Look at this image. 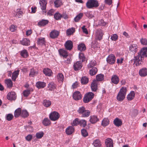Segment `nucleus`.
Masks as SVG:
<instances>
[{"label": "nucleus", "mask_w": 147, "mask_h": 147, "mask_svg": "<svg viewBox=\"0 0 147 147\" xmlns=\"http://www.w3.org/2000/svg\"><path fill=\"white\" fill-rule=\"evenodd\" d=\"M59 117V115L58 113L54 111L51 113L49 116L50 119L53 121L57 120Z\"/></svg>", "instance_id": "39448f33"}, {"label": "nucleus", "mask_w": 147, "mask_h": 147, "mask_svg": "<svg viewBox=\"0 0 147 147\" xmlns=\"http://www.w3.org/2000/svg\"><path fill=\"white\" fill-rule=\"evenodd\" d=\"M35 74H38V72H36L34 69H32L31 70L30 73L29 74V76H30L33 77L35 75Z\"/></svg>", "instance_id": "e2e57ef3"}, {"label": "nucleus", "mask_w": 147, "mask_h": 147, "mask_svg": "<svg viewBox=\"0 0 147 147\" xmlns=\"http://www.w3.org/2000/svg\"><path fill=\"white\" fill-rule=\"evenodd\" d=\"M97 71V69L96 68L94 67L92 68L90 71V73L91 75L93 76L95 75Z\"/></svg>", "instance_id": "37998d69"}, {"label": "nucleus", "mask_w": 147, "mask_h": 147, "mask_svg": "<svg viewBox=\"0 0 147 147\" xmlns=\"http://www.w3.org/2000/svg\"><path fill=\"white\" fill-rule=\"evenodd\" d=\"M135 96V93L134 91H131L127 95V98L128 100H131L133 99Z\"/></svg>", "instance_id": "412c9836"}, {"label": "nucleus", "mask_w": 147, "mask_h": 147, "mask_svg": "<svg viewBox=\"0 0 147 147\" xmlns=\"http://www.w3.org/2000/svg\"><path fill=\"white\" fill-rule=\"evenodd\" d=\"M79 58L80 59L82 60V62H83L85 60V57L84 54L82 53H79Z\"/></svg>", "instance_id": "69168bd1"}, {"label": "nucleus", "mask_w": 147, "mask_h": 147, "mask_svg": "<svg viewBox=\"0 0 147 147\" xmlns=\"http://www.w3.org/2000/svg\"><path fill=\"white\" fill-rule=\"evenodd\" d=\"M21 43L24 45L28 46L30 45L29 40L27 38H24L21 41Z\"/></svg>", "instance_id": "473e14b6"}, {"label": "nucleus", "mask_w": 147, "mask_h": 147, "mask_svg": "<svg viewBox=\"0 0 147 147\" xmlns=\"http://www.w3.org/2000/svg\"><path fill=\"white\" fill-rule=\"evenodd\" d=\"M86 16L89 18H92L93 17V16L92 14H90V12H88L86 13Z\"/></svg>", "instance_id": "774afa93"}, {"label": "nucleus", "mask_w": 147, "mask_h": 147, "mask_svg": "<svg viewBox=\"0 0 147 147\" xmlns=\"http://www.w3.org/2000/svg\"><path fill=\"white\" fill-rule=\"evenodd\" d=\"M88 78L86 77H83L81 80V82L82 84H86L88 83Z\"/></svg>", "instance_id": "a18cd8bd"}, {"label": "nucleus", "mask_w": 147, "mask_h": 147, "mask_svg": "<svg viewBox=\"0 0 147 147\" xmlns=\"http://www.w3.org/2000/svg\"><path fill=\"white\" fill-rule=\"evenodd\" d=\"M43 73L46 76H51L52 74L51 70L49 68H45L43 70Z\"/></svg>", "instance_id": "a211bd4d"}, {"label": "nucleus", "mask_w": 147, "mask_h": 147, "mask_svg": "<svg viewBox=\"0 0 147 147\" xmlns=\"http://www.w3.org/2000/svg\"><path fill=\"white\" fill-rule=\"evenodd\" d=\"M16 27L15 26L12 25L10 27L9 29L10 31L13 32L15 31L16 30Z\"/></svg>", "instance_id": "338daca9"}, {"label": "nucleus", "mask_w": 147, "mask_h": 147, "mask_svg": "<svg viewBox=\"0 0 147 147\" xmlns=\"http://www.w3.org/2000/svg\"><path fill=\"white\" fill-rule=\"evenodd\" d=\"M39 4L41 6V8L43 11V12L46 13L45 11L46 7L47 2L46 0H40L39 2Z\"/></svg>", "instance_id": "0eeeda50"}, {"label": "nucleus", "mask_w": 147, "mask_h": 147, "mask_svg": "<svg viewBox=\"0 0 147 147\" xmlns=\"http://www.w3.org/2000/svg\"><path fill=\"white\" fill-rule=\"evenodd\" d=\"M73 97L74 100H79L81 99L82 96L79 91H76L74 93Z\"/></svg>", "instance_id": "9d476101"}, {"label": "nucleus", "mask_w": 147, "mask_h": 147, "mask_svg": "<svg viewBox=\"0 0 147 147\" xmlns=\"http://www.w3.org/2000/svg\"><path fill=\"white\" fill-rule=\"evenodd\" d=\"M48 21L46 20H42L38 23V25L40 26H44L48 23Z\"/></svg>", "instance_id": "e433bc0d"}, {"label": "nucleus", "mask_w": 147, "mask_h": 147, "mask_svg": "<svg viewBox=\"0 0 147 147\" xmlns=\"http://www.w3.org/2000/svg\"><path fill=\"white\" fill-rule=\"evenodd\" d=\"M21 109L20 108H18L16 109L14 112V116L15 117H18L22 113Z\"/></svg>", "instance_id": "2f4dec72"}, {"label": "nucleus", "mask_w": 147, "mask_h": 147, "mask_svg": "<svg viewBox=\"0 0 147 147\" xmlns=\"http://www.w3.org/2000/svg\"><path fill=\"white\" fill-rule=\"evenodd\" d=\"M59 53L60 55H62L63 57L66 58L67 56V53L66 51L63 49H60L59 50Z\"/></svg>", "instance_id": "c85d7f7f"}, {"label": "nucleus", "mask_w": 147, "mask_h": 147, "mask_svg": "<svg viewBox=\"0 0 147 147\" xmlns=\"http://www.w3.org/2000/svg\"><path fill=\"white\" fill-rule=\"evenodd\" d=\"M83 16V13H80L74 19V20L76 22H78L82 18Z\"/></svg>", "instance_id": "79ce46f5"}, {"label": "nucleus", "mask_w": 147, "mask_h": 147, "mask_svg": "<svg viewBox=\"0 0 147 147\" xmlns=\"http://www.w3.org/2000/svg\"><path fill=\"white\" fill-rule=\"evenodd\" d=\"M141 44L143 45H147V39L145 38H142L140 40Z\"/></svg>", "instance_id": "4d7b16f0"}, {"label": "nucleus", "mask_w": 147, "mask_h": 147, "mask_svg": "<svg viewBox=\"0 0 147 147\" xmlns=\"http://www.w3.org/2000/svg\"><path fill=\"white\" fill-rule=\"evenodd\" d=\"M13 115L11 114H7L6 116V119L8 121H10L13 118Z\"/></svg>", "instance_id": "680f3d73"}, {"label": "nucleus", "mask_w": 147, "mask_h": 147, "mask_svg": "<svg viewBox=\"0 0 147 147\" xmlns=\"http://www.w3.org/2000/svg\"><path fill=\"white\" fill-rule=\"evenodd\" d=\"M98 120V119L97 118V117L96 116H91L90 117V121L92 123H95Z\"/></svg>", "instance_id": "4be33fe9"}, {"label": "nucleus", "mask_w": 147, "mask_h": 147, "mask_svg": "<svg viewBox=\"0 0 147 147\" xmlns=\"http://www.w3.org/2000/svg\"><path fill=\"white\" fill-rule=\"evenodd\" d=\"M96 63L95 61H91L88 65V67L89 68H91L94 66L96 65Z\"/></svg>", "instance_id": "603ef678"}, {"label": "nucleus", "mask_w": 147, "mask_h": 147, "mask_svg": "<svg viewBox=\"0 0 147 147\" xmlns=\"http://www.w3.org/2000/svg\"><path fill=\"white\" fill-rule=\"evenodd\" d=\"M118 36L116 34H113L111 36V39L113 41H116L117 39Z\"/></svg>", "instance_id": "0e129e2a"}, {"label": "nucleus", "mask_w": 147, "mask_h": 147, "mask_svg": "<svg viewBox=\"0 0 147 147\" xmlns=\"http://www.w3.org/2000/svg\"><path fill=\"white\" fill-rule=\"evenodd\" d=\"M75 30L74 28H72L67 29L66 31V34L67 36L71 35L75 32Z\"/></svg>", "instance_id": "72a5a7b5"}, {"label": "nucleus", "mask_w": 147, "mask_h": 147, "mask_svg": "<svg viewBox=\"0 0 147 147\" xmlns=\"http://www.w3.org/2000/svg\"><path fill=\"white\" fill-rule=\"evenodd\" d=\"M54 18L57 20L60 19L61 17V15L59 13H56L54 16Z\"/></svg>", "instance_id": "13d9d810"}, {"label": "nucleus", "mask_w": 147, "mask_h": 147, "mask_svg": "<svg viewBox=\"0 0 147 147\" xmlns=\"http://www.w3.org/2000/svg\"><path fill=\"white\" fill-rule=\"evenodd\" d=\"M86 48L85 45L83 44H81L78 46V49L80 51H84Z\"/></svg>", "instance_id": "ea45409f"}, {"label": "nucleus", "mask_w": 147, "mask_h": 147, "mask_svg": "<svg viewBox=\"0 0 147 147\" xmlns=\"http://www.w3.org/2000/svg\"><path fill=\"white\" fill-rule=\"evenodd\" d=\"M57 78L59 82H62L64 79V77L63 74L59 73L57 75Z\"/></svg>", "instance_id": "7c9ffc66"}, {"label": "nucleus", "mask_w": 147, "mask_h": 147, "mask_svg": "<svg viewBox=\"0 0 147 147\" xmlns=\"http://www.w3.org/2000/svg\"><path fill=\"white\" fill-rule=\"evenodd\" d=\"M139 52H140L141 54L143 57L144 56L147 57V48H142Z\"/></svg>", "instance_id": "bb28decb"}, {"label": "nucleus", "mask_w": 147, "mask_h": 147, "mask_svg": "<svg viewBox=\"0 0 147 147\" xmlns=\"http://www.w3.org/2000/svg\"><path fill=\"white\" fill-rule=\"evenodd\" d=\"M109 121L107 118H104L102 121L101 125L103 127H105L109 123Z\"/></svg>", "instance_id": "cd10ccee"}, {"label": "nucleus", "mask_w": 147, "mask_h": 147, "mask_svg": "<svg viewBox=\"0 0 147 147\" xmlns=\"http://www.w3.org/2000/svg\"><path fill=\"white\" fill-rule=\"evenodd\" d=\"M137 46L136 44L132 45L129 47V50L134 53H135L137 51Z\"/></svg>", "instance_id": "dca6fc26"}, {"label": "nucleus", "mask_w": 147, "mask_h": 147, "mask_svg": "<svg viewBox=\"0 0 147 147\" xmlns=\"http://www.w3.org/2000/svg\"><path fill=\"white\" fill-rule=\"evenodd\" d=\"M74 131V128L71 126H69L67 128L66 130V132L67 135L71 134Z\"/></svg>", "instance_id": "5701e85b"}, {"label": "nucleus", "mask_w": 147, "mask_h": 147, "mask_svg": "<svg viewBox=\"0 0 147 147\" xmlns=\"http://www.w3.org/2000/svg\"><path fill=\"white\" fill-rule=\"evenodd\" d=\"M21 55L24 58H26L28 56V54L26 50H24L20 53Z\"/></svg>", "instance_id": "49530a36"}, {"label": "nucleus", "mask_w": 147, "mask_h": 147, "mask_svg": "<svg viewBox=\"0 0 147 147\" xmlns=\"http://www.w3.org/2000/svg\"><path fill=\"white\" fill-rule=\"evenodd\" d=\"M64 45L66 49L70 51L73 48V43L71 40H68L66 42Z\"/></svg>", "instance_id": "1a4fd4ad"}, {"label": "nucleus", "mask_w": 147, "mask_h": 147, "mask_svg": "<svg viewBox=\"0 0 147 147\" xmlns=\"http://www.w3.org/2000/svg\"><path fill=\"white\" fill-rule=\"evenodd\" d=\"M104 78V75L100 74L96 76V79L97 81H100L103 80Z\"/></svg>", "instance_id": "58836bf2"}, {"label": "nucleus", "mask_w": 147, "mask_h": 147, "mask_svg": "<svg viewBox=\"0 0 147 147\" xmlns=\"http://www.w3.org/2000/svg\"><path fill=\"white\" fill-rule=\"evenodd\" d=\"M102 31L101 29L97 30L96 32V40H100L102 37Z\"/></svg>", "instance_id": "6e6552de"}, {"label": "nucleus", "mask_w": 147, "mask_h": 147, "mask_svg": "<svg viewBox=\"0 0 147 147\" xmlns=\"http://www.w3.org/2000/svg\"><path fill=\"white\" fill-rule=\"evenodd\" d=\"M46 86V84L43 82H38L36 84V86L38 88H42Z\"/></svg>", "instance_id": "a878e982"}, {"label": "nucleus", "mask_w": 147, "mask_h": 147, "mask_svg": "<svg viewBox=\"0 0 147 147\" xmlns=\"http://www.w3.org/2000/svg\"><path fill=\"white\" fill-rule=\"evenodd\" d=\"M79 119L78 118H76L73 121L72 125L73 126L76 125L77 124H79Z\"/></svg>", "instance_id": "6e6d98bb"}, {"label": "nucleus", "mask_w": 147, "mask_h": 147, "mask_svg": "<svg viewBox=\"0 0 147 147\" xmlns=\"http://www.w3.org/2000/svg\"><path fill=\"white\" fill-rule=\"evenodd\" d=\"M90 114V112L89 111L86 110L84 112L82 115V117H87L89 116Z\"/></svg>", "instance_id": "de8ad7c7"}, {"label": "nucleus", "mask_w": 147, "mask_h": 147, "mask_svg": "<svg viewBox=\"0 0 147 147\" xmlns=\"http://www.w3.org/2000/svg\"><path fill=\"white\" fill-rule=\"evenodd\" d=\"M94 94L92 92H89L86 94L83 98V101L84 102L86 103L89 102L93 98Z\"/></svg>", "instance_id": "20e7f679"}, {"label": "nucleus", "mask_w": 147, "mask_h": 147, "mask_svg": "<svg viewBox=\"0 0 147 147\" xmlns=\"http://www.w3.org/2000/svg\"><path fill=\"white\" fill-rule=\"evenodd\" d=\"M43 125L45 126H49L51 125V122L48 118L44 119L42 122Z\"/></svg>", "instance_id": "c756f323"}, {"label": "nucleus", "mask_w": 147, "mask_h": 147, "mask_svg": "<svg viewBox=\"0 0 147 147\" xmlns=\"http://www.w3.org/2000/svg\"><path fill=\"white\" fill-rule=\"evenodd\" d=\"M79 124L81 126L84 127L86 125V120H81L79 121Z\"/></svg>", "instance_id": "3c124183"}, {"label": "nucleus", "mask_w": 147, "mask_h": 147, "mask_svg": "<svg viewBox=\"0 0 147 147\" xmlns=\"http://www.w3.org/2000/svg\"><path fill=\"white\" fill-rule=\"evenodd\" d=\"M105 143L106 147H113V140L110 138L106 139L105 140Z\"/></svg>", "instance_id": "2eb2a0df"}, {"label": "nucleus", "mask_w": 147, "mask_h": 147, "mask_svg": "<svg viewBox=\"0 0 147 147\" xmlns=\"http://www.w3.org/2000/svg\"><path fill=\"white\" fill-rule=\"evenodd\" d=\"M143 56L141 54L140 52H139L138 53V55L134 57V59H133L134 64L136 66L142 64L143 63Z\"/></svg>", "instance_id": "f03ea898"}, {"label": "nucleus", "mask_w": 147, "mask_h": 147, "mask_svg": "<svg viewBox=\"0 0 147 147\" xmlns=\"http://www.w3.org/2000/svg\"><path fill=\"white\" fill-rule=\"evenodd\" d=\"M5 82L8 87L11 88L12 87L13 84L11 79H8L5 80Z\"/></svg>", "instance_id": "f704fd0d"}, {"label": "nucleus", "mask_w": 147, "mask_h": 147, "mask_svg": "<svg viewBox=\"0 0 147 147\" xmlns=\"http://www.w3.org/2000/svg\"><path fill=\"white\" fill-rule=\"evenodd\" d=\"M113 123L117 127L121 126L122 124V121L121 120L117 118L114 120Z\"/></svg>", "instance_id": "f3484780"}, {"label": "nucleus", "mask_w": 147, "mask_h": 147, "mask_svg": "<svg viewBox=\"0 0 147 147\" xmlns=\"http://www.w3.org/2000/svg\"><path fill=\"white\" fill-rule=\"evenodd\" d=\"M43 104L46 107H48L51 105V102L49 100H45L43 101Z\"/></svg>", "instance_id": "a19ab883"}, {"label": "nucleus", "mask_w": 147, "mask_h": 147, "mask_svg": "<svg viewBox=\"0 0 147 147\" xmlns=\"http://www.w3.org/2000/svg\"><path fill=\"white\" fill-rule=\"evenodd\" d=\"M15 16H17L19 18H21L22 16L23 12L20 9H17L15 12Z\"/></svg>", "instance_id": "b1692460"}, {"label": "nucleus", "mask_w": 147, "mask_h": 147, "mask_svg": "<svg viewBox=\"0 0 147 147\" xmlns=\"http://www.w3.org/2000/svg\"><path fill=\"white\" fill-rule=\"evenodd\" d=\"M107 62L110 64H113L115 61V57L113 54L110 55L107 59Z\"/></svg>", "instance_id": "423d86ee"}, {"label": "nucleus", "mask_w": 147, "mask_h": 147, "mask_svg": "<svg viewBox=\"0 0 147 147\" xmlns=\"http://www.w3.org/2000/svg\"><path fill=\"white\" fill-rule=\"evenodd\" d=\"M111 81L112 83L117 84L119 82V77L116 75H114L112 76L111 78Z\"/></svg>", "instance_id": "4468645a"}, {"label": "nucleus", "mask_w": 147, "mask_h": 147, "mask_svg": "<svg viewBox=\"0 0 147 147\" xmlns=\"http://www.w3.org/2000/svg\"><path fill=\"white\" fill-rule=\"evenodd\" d=\"M45 39L44 38H39L38 41V44L42 45L44 44Z\"/></svg>", "instance_id": "5fc2aeb1"}, {"label": "nucleus", "mask_w": 147, "mask_h": 147, "mask_svg": "<svg viewBox=\"0 0 147 147\" xmlns=\"http://www.w3.org/2000/svg\"><path fill=\"white\" fill-rule=\"evenodd\" d=\"M93 144L95 147H101V146L100 142L98 140H95Z\"/></svg>", "instance_id": "c9c22d12"}, {"label": "nucleus", "mask_w": 147, "mask_h": 147, "mask_svg": "<svg viewBox=\"0 0 147 147\" xmlns=\"http://www.w3.org/2000/svg\"><path fill=\"white\" fill-rule=\"evenodd\" d=\"M126 88L125 87H122L119 92L117 97V100L121 101L123 100L126 94Z\"/></svg>", "instance_id": "f257e3e1"}, {"label": "nucleus", "mask_w": 147, "mask_h": 147, "mask_svg": "<svg viewBox=\"0 0 147 147\" xmlns=\"http://www.w3.org/2000/svg\"><path fill=\"white\" fill-rule=\"evenodd\" d=\"M30 90H25L23 92V95L24 96L27 97L30 94Z\"/></svg>", "instance_id": "bf43d9fd"}, {"label": "nucleus", "mask_w": 147, "mask_h": 147, "mask_svg": "<svg viewBox=\"0 0 147 147\" xmlns=\"http://www.w3.org/2000/svg\"><path fill=\"white\" fill-rule=\"evenodd\" d=\"M75 70L77 71L80 69L82 67L81 62L80 61H77L73 65Z\"/></svg>", "instance_id": "9b49d317"}, {"label": "nucleus", "mask_w": 147, "mask_h": 147, "mask_svg": "<svg viewBox=\"0 0 147 147\" xmlns=\"http://www.w3.org/2000/svg\"><path fill=\"white\" fill-rule=\"evenodd\" d=\"M59 34V32L56 30H54L51 32L50 34V37L52 38H57Z\"/></svg>", "instance_id": "aec40b11"}, {"label": "nucleus", "mask_w": 147, "mask_h": 147, "mask_svg": "<svg viewBox=\"0 0 147 147\" xmlns=\"http://www.w3.org/2000/svg\"><path fill=\"white\" fill-rule=\"evenodd\" d=\"M44 135L43 132H40L37 133L36 135V136L38 138H41Z\"/></svg>", "instance_id": "864d4df0"}, {"label": "nucleus", "mask_w": 147, "mask_h": 147, "mask_svg": "<svg viewBox=\"0 0 147 147\" xmlns=\"http://www.w3.org/2000/svg\"><path fill=\"white\" fill-rule=\"evenodd\" d=\"M86 110V109L84 107H82L79 108L78 111L79 114L82 115Z\"/></svg>", "instance_id": "09e8293b"}, {"label": "nucleus", "mask_w": 147, "mask_h": 147, "mask_svg": "<svg viewBox=\"0 0 147 147\" xmlns=\"http://www.w3.org/2000/svg\"><path fill=\"white\" fill-rule=\"evenodd\" d=\"M55 6L57 7H59L62 5V2L60 0H55L54 2Z\"/></svg>", "instance_id": "c03bdc74"}, {"label": "nucleus", "mask_w": 147, "mask_h": 147, "mask_svg": "<svg viewBox=\"0 0 147 147\" xmlns=\"http://www.w3.org/2000/svg\"><path fill=\"white\" fill-rule=\"evenodd\" d=\"M86 5L88 8L90 9L94 7H97L99 5L98 1L96 0H89L86 3Z\"/></svg>", "instance_id": "7ed1b4c3"}, {"label": "nucleus", "mask_w": 147, "mask_h": 147, "mask_svg": "<svg viewBox=\"0 0 147 147\" xmlns=\"http://www.w3.org/2000/svg\"><path fill=\"white\" fill-rule=\"evenodd\" d=\"M16 97L15 92H9L8 94L7 98L9 100H12L15 99Z\"/></svg>", "instance_id": "f8f14e48"}, {"label": "nucleus", "mask_w": 147, "mask_h": 147, "mask_svg": "<svg viewBox=\"0 0 147 147\" xmlns=\"http://www.w3.org/2000/svg\"><path fill=\"white\" fill-rule=\"evenodd\" d=\"M21 115L22 117L25 118L28 116V114L27 111L24 110L22 111Z\"/></svg>", "instance_id": "8fccbe9b"}, {"label": "nucleus", "mask_w": 147, "mask_h": 147, "mask_svg": "<svg viewBox=\"0 0 147 147\" xmlns=\"http://www.w3.org/2000/svg\"><path fill=\"white\" fill-rule=\"evenodd\" d=\"M19 70H17L14 71L12 74V79L14 81H15L16 78L18 77L19 74Z\"/></svg>", "instance_id": "393cba45"}, {"label": "nucleus", "mask_w": 147, "mask_h": 147, "mask_svg": "<svg viewBox=\"0 0 147 147\" xmlns=\"http://www.w3.org/2000/svg\"><path fill=\"white\" fill-rule=\"evenodd\" d=\"M139 74L142 77H145L147 75V69L146 68H143L139 70Z\"/></svg>", "instance_id": "ddd939ff"}, {"label": "nucleus", "mask_w": 147, "mask_h": 147, "mask_svg": "<svg viewBox=\"0 0 147 147\" xmlns=\"http://www.w3.org/2000/svg\"><path fill=\"white\" fill-rule=\"evenodd\" d=\"M81 133L82 135L84 137H86L88 135V133H87L86 130L84 129H82L81 130Z\"/></svg>", "instance_id": "052dcab7"}, {"label": "nucleus", "mask_w": 147, "mask_h": 147, "mask_svg": "<svg viewBox=\"0 0 147 147\" xmlns=\"http://www.w3.org/2000/svg\"><path fill=\"white\" fill-rule=\"evenodd\" d=\"M91 88L93 91H95L97 89V82L94 80L92 82L91 85Z\"/></svg>", "instance_id": "6ab92c4d"}, {"label": "nucleus", "mask_w": 147, "mask_h": 147, "mask_svg": "<svg viewBox=\"0 0 147 147\" xmlns=\"http://www.w3.org/2000/svg\"><path fill=\"white\" fill-rule=\"evenodd\" d=\"M55 85L53 82H51L49 83L48 88L50 90H52L55 88Z\"/></svg>", "instance_id": "4c0bfd02"}]
</instances>
